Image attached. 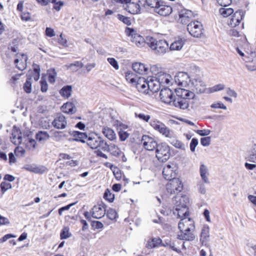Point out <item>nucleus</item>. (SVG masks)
<instances>
[{
  "instance_id": "f257e3e1",
  "label": "nucleus",
  "mask_w": 256,
  "mask_h": 256,
  "mask_svg": "<svg viewBox=\"0 0 256 256\" xmlns=\"http://www.w3.org/2000/svg\"><path fill=\"white\" fill-rule=\"evenodd\" d=\"M202 72L199 68L194 66L192 68V78L191 82L193 90L198 94L206 92L208 89L206 88V86L203 81L202 78Z\"/></svg>"
},
{
  "instance_id": "f03ea898",
  "label": "nucleus",
  "mask_w": 256,
  "mask_h": 256,
  "mask_svg": "<svg viewBox=\"0 0 256 256\" xmlns=\"http://www.w3.org/2000/svg\"><path fill=\"white\" fill-rule=\"evenodd\" d=\"M145 40L156 54H164L168 49V44L165 40H158L152 36H147Z\"/></svg>"
},
{
  "instance_id": "7ed1b4c3",
  "label": "nucleus",
  "mask_w": 256,
  "mask_h": 256,
  "mask_svg": "<svg viewBox=\"0 0 256 256\" xmlns=\"http://www.w3.org/2000/svg\"><path fill=\"white\" fill-rule=\"evenodd\" d=\"M86 142L92 149L100 148L102 150L106 148V142L96 134H90Z\"/></svg>"
},
{
  "instance_id": "20e7f679",
  "label": "nucleus",
  "mask_w": 256,
  "mask_h": 256,
  "mask_svg": "<svg viewBox=\"0 0 256 256\" xmlns=\"http://www.w3.org/2000/svg\"><path fill=\"white\" fill-rule=\"evenodd\" d=\"M156 154L158 160L162 162L166 161L170 156L169 146L166 143L158 144L156 148Z\"/></svg>"
},
{
  "instance_id": "39448f33",
  "label": "nucleus",
  "mask_w": 256,
  "mask_h": 256,
  "mask_svg": "<svg viewBox=\"0 0 256 256\" xmlns=\"http://www.w3.org/2000/svg\"><path fill=\"white\" fill-rule=\"evenodd\" d=\"M125 32L129 37L132 42L136 46L140 47L142 46L144 44V40L142 36L138 34L136 31L130 28H126Z\"/></svg>"
},
{
  "instance_id": "423d86ee",
  "label": "nucleus",
  "mask_w": 256,
  "mask_h": 256,
  "mask_svg": "<svg viewBox=\"0 0 256 256\" xmlns=\"http://www.w3.org/2000/svg\"><path fill=\"white\" fill-rule=\"evenodd\" d=\"M187 30L191 36L199 38L203 34V26L198 21L192 22L187 26Z\"/></svg>"
},
{
  "instance_id": "0eeeda50",
  "label": "nucleus",
  "mask_w": 256,
  "mask_h": 256,
  "mask_svg": "<svg viewBox=\"0 0 256 256\" xmlns=\"http://www.w3.org/2000/svg\"><path fill=\"white\" fill-rule=\"evenodd\" d=\"M166 184V190L170 194L178 193L183 189V184L178 178H174L169 180Z\"/></svg>"
},
{
  "instance_id": "6e6552de",
  "label": "nucleus",
  "mask_w": 256,
  "mask_h": 256,
  "mask_svg": "<svg viewBox=\"0 0 256 256\" xmlns=\"http://www.w3.org/2000/svg\"><path fill=\"white\" fill-rule=\"evenodd\" d=\"M178 166L174 163L170 162L163 168L162 175L167 180H171L175 178L177 174Z\"/></svg>"
},
{
  "instance_id": "1a4fd4ad",
  "label": "nucleus",
  "mask_w": 256,
  "mask_h": 256,
  "mask_svg": "<svg viewBox=\"0 0 256 256\" xmlns=\"http://www.w3.org/2000/svg\"><path fill=\"white\" fill-rule=\"evenodd\" d=\"M192 70L190 74L186 72H179L174 76V81L178 85L182 86H186L190 82H192Z\"/></svg>"
},
{
  "instance_id": "9d476101",
  "label": "nucleus",
  "mask_w": 256,
  "mask_h": 256,
  "mask_svg": "<svg viewBox=\"0 0 256 256\" xmlns=\"http://www.w3.org/2000/svg\"><path fill=\"white\" fill-rule=\"evenodd\" d=\"M160 98L162 102L170 106L174 98L173 92L168 88L161 90L160 93Z\"/></svg>"
},
{
  "instance_id": "9b49d317",
  "label": "nucleus",
  "mask_w": 256,
  "mask_h": 256,
  "mask_svg": "<svg viewBox=\"0 0 256 256\" xmlns=\"http://www.w3.org/2000/svg\"><path fill=\"white\" fill-rule=\"evenodd\" d=\"M178 228L180 232L184 231H194V222L189 218H181L178 223Z\"/></svg>"
},
{
  "instance_id": "f8f14e48",
  "label": "nucleus",
  "mask_w": 256,
  "mask_h": 256,
  "mask_svg": "<svg viewBox=\"0 0 256 256\" xmlns=\"http://www.w3.org/2000/svg\"><path fill=\"white\" fill-rule=\"evenodd\" d=\"M141 142L144 148L149 151H152L155 150L158 144L154 138L146 135L142 136Z\"/></svg>"
},
{
  "instance_id": "ddd939ff",
  "label": "nucleus",
  "mask_w": 256,
  "mask_h": 256,
  "mask_svg": "<svg viewBox=\"0 0 256 256\" xmlns=\"http://www.w3.org/2000/svg\"><path fill=\"white\" fill-rule=\"evenodd\" d=\"M106 206L104 203L96 205L90 210L92 216L96 219H100L106 214Z\"/></svg>"
},
{
  "instance_id": "4468645a",
  "label": "nucleus",
  "mask_w": 256,
  "mask_h": 256,
  "mask_svg": "<svg viewBox=\"0 0 256 256\" xmlns=\"http://www.w3.org/2000/svg\"><path fill=\"white\" fill-rule=\"evenodd\" d=\"M150 125L164 136L169 134L170 129L164 123L156 119L151 120Z\"/></svg>"
},
{
  "instance_id": "2eb2a0df",
  "label": "nucleus",
  "mask_w": 256,
  "mask_h": 256,
  "mask_svg": "<svg viewBox=\"0 0 256 256\" xmlns=\"http://www.w3.org/2000/svg\"><path fill=\"white\" fill-rule=\"evenodd\" d=\"M158 83H160V86L166 85H170L172 84V76L166 72H160L158 74V76H156Z\"/></svg>"
},
{
  "instance_id": "dca6fc26",
  "label": "nucleus",
  "mask_w": 256,
  "mask_h": 256,
  "mask_svg": "<svg viewBox=\"0 0 256 256\" xmlns=\"http://www.w3.org/2000/svg\"><path fill=\"white\" fill-rule=\"evenodd\" d=\"M147 82L148 90L154 92L159 90L160 88V84L158 83L156 76L148 77Z\"/></svg>"
},
{
  "instance_id": "f3484780",
  "label": "nucleus",
  "mask_w": 256,
  "mask_h": 256,
  "mask_svg": "<svg viewBox=\"0 0 256 256\" xmlns=\"http://www.w3.org/2000/svg\"><path fill=\"white\" fill-rule=\"evenodd\" d=\"M244 17V13L242 10H240L236 11L232 15L228 22V24L231 27H236L239 24Z\"/></svg>"
},
{
  "instance_id": "a211bd4d",
  "label": "nucleus",
  "mask_w": 256,
  "mask_h": 256,
  "mask_svg": "<svg viewBox=\"0 0 256 256\" xmlns=\"http://www.w3.org/2000/svg\"><path fill=\"white\" fill-rule=\"evenodd\" d=\"M174 208L187 207L188 198L186 196H176L172 200Z\"/></svg>"
},
{
  "instance_id": "6ab92c4d",
  "label": "nucleus",
  "mask_w": 256,
  "mask_h": 256,
  "mask_svg": "<svg viewBox=\"0 0 256 256\" xmlns=\"http://www.w3.org/2000/svg\"><path fill=\"white\" fill-rule=\"evenodd\" d=\"M179 16L180 22L182 24H186L190 19L193 18V12L190 10L183 9L179 12Z\"/></svg>"
},
{
  "instance_id": "aec40b11",
  "label": "nucleus",
  "mask_w": 256,
  "mask_h": 256,
  "mask_svg": "<svg viewBox=\"0 0 256 256\" xmlns=\"http://www.w3.org/2000/svg\"><path fill=\"white\" fill-rule=\"evenodd\" d=\"M66 118L62 114L58 115L52 122V126L58 129L66 128Z\"/></svg>"
},
{
  "instance_id": "412c9836",
  "label": "nucleus",
  "mask_w": 256,
  "mask_h": 256,
  "mask_svg": "<svg viewBox=\"0 0 256 256\" xmlns=\"http://www.w3.org/2000/svg\"><path fill=\"white\" fill-rule=\"evenodd\" d=\"M154 12L160 16H166L172 13V8L169 6L160 4L159 2L154 9Z\"/></svg>"
},
{
  "instance_id": "4be33fe9",
  "label": "nucleus",
  "mask_w": 256,
  "mask_h": 256,
  "mask_svg": "<svg viewBox=\"0 0 256 256\" xmlns=\"http://www.w3.org/2000/svg\"><path fill=\"white\" fill-rule=\"evenodd\" d=\"M189 104L188 100L180 98V96L174 98L170 106H174L176 108L185 110L188 106Z\"/></svg>"
},
{
  "instance_id": "5701e85b",
  "label": "nucleus",
  "mask_w": 256,
  "mask_h": 256,
  "mask_svg": "<svg viewBox=\"0 0 256 256\" xmlns=\"http://www.w3.org/2000/svg\"><path fill=\"white\" fill-rule=\"evenodd\" d=\"M133 70L140 74H146L148 68L141 62H134L132 65Z\"/></svg>"
},
{
  "instance_id": "b1692460",
  "label": "nucleus",
  "mask_w": 256,
  "mask_h": 256,
  "mask_svg": "<svg viewBox=\"0 0 256 256\" xmlns=\"http://www.w3.org/2000/svg\"><path fill=\"white\" fill-rule=\"evenodd\" d=\"M173 214L181 219L188 218L189 215V212L188 207L176 208H174Z\"/></svg>"
},
{
  "instance_id": "393cba45",
  "label": "nucleus",
  "mask_w": 256,
  "mask_h": 256,
  "mask_svg": "<svg viewBox=\"0 0 256 256\" xmlns=\"http://www.w3.org/2000/svg\"><path fill=\"white\" fill-rule=\"evenodd\" d=\"M177 92L178 97L180 96V98H184V99H186L188 100L192 99L195 96L194 92L184 88H181L178 90Z\"/></svg>"
},
{
  "instance_id": "a878e982",
  "label": "nucleus",
  "mask_w": 256,
  "mask_h": 256,
  "mask_svg": "<svg viewBox=\"0 0 256 256\" xmlns=\"http://www.w3.org/2000/svg\"><path fill=\"white\" fill-rule=\"evenodd\" d=\"M193 231H184L180 232L177 236V238L180 240L192 241L195 238V236L192 232Z\"/></svg>"
},
{
  "instance_id": "bb28decb",
  "label": "nucleus",
  "mask_w": 256,
  "mask_h": 256,
  "mask_svg": "<svg viewBox=\"0 0 256 256\" xmlns=\"http://www.w3.org/2000/svg\"><path fill=\"white\" fill-rule=\"evenodd\" d=\"M200 174L202 180L204 183H210V181L208 178L209 176L208 169V167L204 164H201L200 165Z\"/></svg>"
},
{
  "instance_id": "cd10ccee",
  "label": "nucleus",
  "mask_w": 256,
  "mask_h": 256,
  "mask_svg": "<svg viewBox=\"0 0 256 256\" xmlns=\"http://www.w3.org/2000/svg\"><path fill=\"white\" fill-rule=\"evenodd\" d=\"M106 150H102L108 151L112 155L116 156H118L120 154V150L118 148V147L117 146L115 145L114 144H108L106 142Z\"/></svg>"
},
{
  "instance_id": "c85d7f7f",
  "label": "nucleus",
  "mask_w": 256,
  "mask_h": 256,
  "mask_svg": "<svg viewBox=\"0 0 256 256\" xmlns=\"http://www.w3.org/2000/svg\"><path fill=\"white\" fill-rule=\"evenodd\" d=\"M210 237V230L208 227H204L202 229L200 241L202 245L206 246Z\"/></svg>"
},
{
  "instance_id": "c756f323",
  "label": "nucleus",
  "mask_w": 256,
  "mask_h": 256,
  "mask_svg": "<svg viewBox=\"0 0 256 256\" xmlns=\"http://www.w3.org/2000/svg\"><path fill=\"white\" fill-rule=\"evenodd\" d=\"M62 110L64 113L72 114L76 112V108L74 104L66 102L62 106Z\"/></svg>"
},
{
  "instance_id": "7c9ffc66",
  "label": "nucleus",
  "mask_w": 256,
  "mask_h": 256,
  "mask_svg": "<svg viewBox=\"0 0 256 256\" xmlns=\"http://www.w3.org/2000/svg\"><path fill=\"white\" fill-rule=\"evenodd\" d=\"M102 133L110 140H113L116 138V134L112 128L107 126H104L102 129Z\"/></svg>"
},
{
  "instance_id": "2f4dec72",
  "label": "nucleus",
  "mask_w": 256,
  "mask_h": 256,
  "mask_svg": "<svg viewBox=\"0 0 256 256\" xmlns=\"http://www.w3.org/2000/svg\"><path fill=\"white\" fill-rule=\"evenodd\" d=\"M184 42V40L178 38L170 44V49L172 50H179L183 47Z\"/></svg>"
},
{
  "instance_id": "473e14b6",
  "label": "nucleus",
  "mask_w": 256,
  "mask_h": 256,
  "mask_svg": "<svg viewBox=\"0 0 256 256\" xmlns=\"http://www.w3.org/2000/svg\"><path fill=\"white\" fill-rule=\"evenodd\" d=\"M248 160L256 163V143L254 144L248 152Z\"/></svg>"
},
{
  "instance_id": "72a5a7b5",
  "label": "nucleus",
  "mask_w": 256,
  "mask_h": 256,
  "mask_svg": "<svg viewBox=\"0 0 256 256\" xmlns=\"http://www.w3.org/2000/svg\"><path fill=\"white\" fill-rule=\"evenodd\" d=\"M64 68L68 70H70L73 72H77L80 68L84 66V64L81 62L76 61L74 63L66 64Z\"/></svg>"
},
{
  "instance_id": "f704fd0d",
  "label": "nucleus",
  "mask_w": 256,
  "mask_h": 256,
  "mask_svg": "<svg viewBox=\"0 0 256 256\" xmlns=\"http://www.w3.org/2000/svg\"><path fill=\"white\" fill-rule=\"evenodd\" d=\"M138 2L144 8L150 7L154 9L159 3L158 0H138Z\"/></svg>"
},
{
  "instance_id": "c9c22d12",
  "label": "nucleus",
  "mask_w": 256,
  "mask_h": 256,
  "mask_svg": "<svg viewBox=\"0 0 256 256\" xmlns=\"http://www.w3.org/2000/svg\"><path fill=\"white\" fill-rule=\"evenodd\" d=\"M74 136V138L73 139V140L80 141L82 143L86 142L88 137V136L86 133L79 132H75Z\"/></svg>"
},
{
  "instance_id": "e433bc0d",
  "label": "nucleus",
  "mask_w": 256,
  "mask_h": 256,
  "mask_svg": "<svg viewBox=\"0 0 256 256\" xmlns=\"http://www.w3.org/2000/svg\"><path fill=\"white\" fill-rule=\"evenodd\" d=\"M72 92V86H66L60 90V94L62 97L68 98L71 96Z\"/></svg>"
},
{
  "instance_id": "4c0bfd02",
  "label": "nucleus",
  "mask_w": 256,
  "mask_h": 256,
  "mask_svg": "<svg viewBox=\"0 0 256 256\" xmlns=\"http://www.w3.org/2000/svg\"><path fill=\"white\" fill-rule=\"evenodd\" d=\"M128 12L133 14L139 13L140 10V6L134 2H132L128 4Z\"/></svg>"
},
{
  "instance_id": "58836bf2",
  "label": "nucleus",
  "mask_w": 256,
  "mask_h": 256,
  "mask_svg": "<svg viewBox=\"0 0 256 256\" xmlns=\"http://www.w3.org/2000/svg\"><path fill=\"white\" fill-rule=\"evenodd\" d=\"M10 138L12 142L15 144H20L22 142V137L18 130L12 133Z\"/></svg>"
},
{
  "instance_id": "ea45409f",
  "label": "nucleus",
  "mask_w": 256,
  "mask_h": 256,
  "mask_svg": "<svg viewBox=\"0 0 256 256\" xmlns=\"http://www.w3.org/2000/svg\"><path fill=\"white\" fill-rule=\"evenodd\" d=\"M50 136L46 132L40 131L36 136V140L40 142H42L46 140L49 138Z\"/></svg>"
},
{
  "instance_id": "a19ab883",
  "label": "nucleus",
  "mask_w": 256,
  "mask_h": 256,
  "mask_svg": "<svg viewBox=\"0 0 256 256\" xmlns=\"http://www.w3.org/2000/svg\"><path fill=\"white\" fill-rule=\"evenodd\" d=\"M162 242L160 238H154L148 242L146 247L148 248H152L160 245Z\"/></svg>"
},
{
  "instance_id": "79ce46f5",
  "label": "nucleus",
  "mask_w": 256,
  "mask_h": 256,
  "mask_svg": "<svg viewBox=\"0 0 256 256\" xmlns=\"http://www.w3.org/2000/svg\"><path fill=\"white\" fill-rule=\"evenodd\" d=\"M125 78L128 82L132 84H134V82H136V80L138 78L136 74L131 71H128L126 72Z\"/></svg>"
},
{
  "instance_id": "37998d69",
  "label": "nucleus",
  "mask_w": 256,
  "mask_h": 256,
  "mask_svg": "<svg viewBox=\"0 0 256 256\" xmlns=\"http://www.w3.org/2000/svg\"><path fill=\"white\" fill-rule=\"evenodd\" d=\"M219 12L221 15H222L224 18H226L233 14L234 10L232 8L224 7L220 8L219 10Z\"/></svg>"
},
{
  "instance_id": "c03bdc74",
  "label": "nucleus",
  "mask_w": 256,
  "mask_h": 256,
  "mask_svg": "<svg viewBox=\"0 0 256 256\" xmlns=\"http://www.w3.org/2000/svg\"><path fill=\"white\" fill-rule=\"evenodd\" d=\"M48 80L50 83L54 84L56 80V72L54 69L50 68L48 70Z\"/></svg>"
},
{
  "instance_id": "a18cd8bd",
  "label": "nucleus",
  "mask_w": 256,
  "mask_h": 256,
  "mask_svg": "<svg viewBox=\"0 0 256 256\" xmlns=\"http://www.w3.org/2000/svg\"><path fill=\"white\" fill-rule=\"evenodd\" d=\"M224 87L225 86L224 84H220L208 88V92L212 93L220 91L223 90L224 88Z\"/></svg>"
},
{
  "instance_id": "49530a36",
  "label": "nucleus",
  "mask_w": 256,
  "mask_h": 256,
  "mask_svg": "<svg viewBox=\"0 0 256 256\" xmlns=\"http://www.w3.org/2000/svg\"><path fill=\"white\" fill-rule=\"evenodd\" d=\"M26 146L30 150H33L36 148V142L34 139L27 138L25 140Z\"/></svg>"
},
{
  "instance_id": "de8ad7c7",
  "label": "nucleus",
  "mask_w": 256,
  "mask_h": 256,
  "mask_svg": "<svg viewBox=\"0 0 256 256\" xmlns=\"http://www.w3.org/2000/svg\"><path fill=\"white\" fill-rule=\"evenodd\" d=\"M146 80L147 78H145L143 77H139L136 78V82H134L133 84L136 86V88L138 90V89L141 88L140 86H142V84H146Z\"/></svg>"
},
{
  "instance_id": "09e8293b",
  "label": "nucleus",
  "mask_w": 256,
  "mask_h": 256,
  "mask_svg": "<svg viewBox=\"0 0 256 256\" xmlns=\"http://www.w3.org/2000/svg\"><path fill=\"white\" fill-rule=\"evenodd\" d=\"M106 216L109 219L114 220L116 218L118 214L115 210L113 208H110L107 211Z\"/></svg>"
},
{
  "instance_id": "8fccbe9b",
  "label": "nucleus",
  "mask_w": 256,
  "mask_h": 256,
  "mask_svg": "<svg viewBox=\"0 0 256 256\" xmlns=\"http://www.w3.org/2000/svg\"><path fill=\"white\" fill-rule=\"evenodd\" d=\"M136 116L146 122H148L150 118V116L144 113H135Z\"/></svg>"
},
{
  "instance_id": "3c124183",
  "label": "nucleus",
  "mask_w": 256,
  "mask_h": 256,
  "mask_svg": "<svg viewBox=\"0 0 256 256\" xmlns=\"http://www.w3.org/2000/svg\"><path fill=\"white\" fill-rule=\"evenodd\" d=\"M60 236L61 239H66L70 237V234H69L68 228V227L63 228Z\"/></svg>"
},
{
  "instance_id": "603ef678",
  "label": "nucleus",
  "mask_w": 256,
  "mask_h": 256,
  "mask_svg": "<svg viewBox=\"0 0 256 256\" xmlns=\"http://www.w3.org/2000/svg\"><path fill=\"white\" fill-rule=\"evenodd\" d=\"M118 18L119 20L122 21L124 24L128 26H130L131 24L130 20V18L128 17L118 14Z\"/></svg>"
},
{
  "instance_id": "864d4df0",
  "label": "nucleus",
  "mask_w": 256,
  "mask_h": 256,
  "mask_svg": "<svg viewBox=\"0 0 256 256\" xmlns=\"http://www.w3.org/2000/svg\"><path fill=\"white\" fill-rule=\"evenodd\" d=\"M210 107L212 108H222L225 110L227 109L226 106L220 102L212 104L210 105Z\"/></svg>"
},
{
  "instance_id": "5fc2aeb1",
  "label": "nucleus",
  "mask_w": 256,
  "mask_h": 256,
  "mask_svg": "<svg viewBox=\"0 0 256 256\" xmlns=\"http://www.w3.org/2000/svg\"><path fill=\"white\" fill-rule=\"evenodd\" d=\"M164 136L168 138V141L172 145V144H174L175 140L177 138L174 136L173 132L170 130H169V134H166Z\"/></svg>"
},
{
  "instance_id": "6e6d98bb",
  "label": "nucleus",
  "mask_w": 256,
  "mask_h": 256,
  "mask_svg": "<svg viewBox=\"0 0 256 256\" xmlns=\"http://www.w3.org/2000/svg\"><path fill=\"white\" fill-rule=\"evenodd\" d=\"M24 60L22 61V62H19L20 64H16V68L20 70H23L26 67V62L28 60V58L24 57Z\"/></svg>"
},
{
  "instance_id": "4d7b16f0",
  "label": "nucleus",
  "mask_w": 256,
  "mask_h": 256,
  "mask_svg": "<svg viewBox=\"0 0 256 256\" xmlns=\"http://www.w3.org/2000/svg\"><path fill=\"white\" fill-rule=\"evenodd\" d=\"M211 138L210 136L201 138L200 144L204 146H208L210 144Z\"/></svg>"
},
{
  "instance_id": "13d9d810",
  "label": "nucleus",
  "mask_w": 256,
  "mask_h": 256,
  "mask_svg": "<svg viewBox=\"0 0 256 256\" xmlns=\"http://www.w3.org/2000/svg\"><path fill=\"white\" fill-rule=\"evenodd\" d=\"M12 188V185L10 183L2 182L0 184V188L2 193Z\"/></svg>"
},
{
  "instance_id": "bf43d9fd",
  "label": "nucleus",
  "mask_w": 256,
  "mask_h": 256,
  "mask_svg": "<svg viewBox=\"0 0 256 256\" xmlns=\"http://www.w3.org/2000/svg\"><path fill=\"white\" fill-rule=\"evenodd\" d=\"M104 198L107 200H108L110 202H113L114 200V194H112L110 191L106 190L105 192Z\"/></svg>"
},
{
  "instance_id": "052dcab7",
  "label": "nucleus",
  "mask_w": 256,
  "mask_h": 256,
  "mask_svg": "<svg viewBox=\"0 0 256 256\" xmlns=\"http://www.w3.org/2000/svg\"><path fill=\"white\" fill-rule=\"evenodd\" d=\"M14 153L17 156H22L25 154V150L22 147H17L14 150Z\"/></svg>"
},
{
  "instance_id": "680f3d73",
  "label": "nucleus",
  "mask_w": 256,
  "mask_h": 256,
  "mask_svg": "<svg viewBox=\"0 0 256 256\" xmlns=\"http://www.w3.org/2000/svg\"><path fill=\"white\" fill-rule=\"evenodd\" d=\"M92 226L94 229H102L104 227V224L100 222L94 220L92 222Z\"/></svg>"
},
{
  "instance_id": "e2e57ef3",
  "label": "nucleus",
  "mask_w": 256,
  "mask_h": 256,
  "mask_svg": "<svg viewBox=\"0 0 256 256\" xmlns=\"http://www.w3.org/2000/svg\"><path fill=\"white\" fill-rule=\"evenodd\" d=\"M195 132L201 136H207L209 135L211 132L210 130L204 129V130H195Z\"/></svg>"
},
{
  "instance_id": "0e129e2a",
  "label": "nucleus",
  "mask_w": 256,
  "mask_h": 256,
  "mask_svg": "<svg viewBox=\"0 0 256 256\" xmlns=\"http://www.w3.org/2000/svg\"><path fill=\"white\" fill-rule=\"evenodd\" d=\"M198 144V140L196 138H193L190 143V150L192 152L195 151L196 146Z\"/></svg>"
},
{
  "instance_id": "69168bd1",
  "label": "nucleus",
  "mask_w": 256,
  "mask_h": 256,
  "mask_svg": "<svg viewBox=\"0 0 256 256\" xmlns=\"http://www.w3.org/2000/svg\"><path fill=\"white\" fill-rule=\"evenodd\" d=\"M172 145L176 148H180L182 150H184L185 148L184 145L177 138L175 140Z\"/></svg>"
},
{
  "instance_id": "338daca9",
  "label": "nucleus",
  "mask_w": 256,
  "mask_h": 256,
  "mask_svg": "<svg viewBox=\"0 0 256 256\" xmlns=\"http://www.w3.org/2000/svg\"><path fill=\"white\" fill-rule=\"evenodd\" d=\"M108 62L116 69L118 70L119 68V66L117 61L114 58H108Z\"/></svg>"
},
{
  "instance_id": "774afa93",
  "label": "nucleus",
  "mask_w": 256,
  "mask_h": 256,
  "mask_svg": "<svg viewBox=\"0 0 256 256\" xmlns=\"http://www.w3.org/2000/svg\"><path fill=\"white\" fill-rule=\"evenodd\" d=\"M160 67L158 65H152L150 68V70L151 72L156 75V76H158V74L160 72Z\"/></svg>"
}]
</instances>
